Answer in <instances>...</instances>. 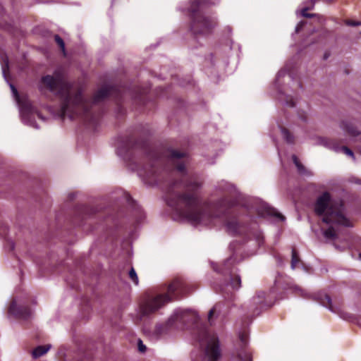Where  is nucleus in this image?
Returning <instances> with one entry per match:
<instances>
[{"label": "nucleus", "mask_w": 361, "mask_h": 361, "mask_svg": "<svg viewBox=\"0 0 361 361\" xmlns=\"http://www.w3.org/2000/svg\"><path fill=\"white\" fill-rule=\"evenodd\" d=\"M140 149L145 153L147 163L140 170V174L150 185L166 183V202L181 217L192 224L211 223L219 219L224 223L226 232L233 236L248 234L250 226L239 219L233 209L235 199L223 197L211 207L202 202L197 190L200 183L196 178L187 173L185 166L189 161L187 152L168 149L164 153L152 150L145 142L133 135L121 137L118 149L120 154L131 156Z\"/></svg>", "instance_id": "nucleus-1"}, {"label": "nucleus", "mask_w": 361, "mask_h": 361, "mask_svg": "<svg viewBox=\"0 0 361 361\" xmlns=\"http://www.w3.org/2000/svg\"><path fill=\"white\" fill-rule=\"evenodd\" d=\"M42 86L54 92L61 102V114L63 118L80 119L88 127L95 128L102 111L99 103L111 97L119 103L123 97L121 90L115 85H105L99 89L90 100L84 98L82 91L78 90L72 94L73 84L59 72L54 75H46L41 78Z\"/></svg>", "instance_id": "nucleus-2"}, {"label": "nucleus", "mask_w": 361, "mask_h": 361, "mask_svg": "<svg viewBox=\"0 0 361 361\" xmlns=\"http://www.w3.org/2000/svg\"><path fill=\"white\" fill-rule=\"evenodd\" d=\"M192 290L191 286L184 279H175L166 288V293L156 295L147 294L140 305L142 315L147 316L161 308L163 305L173 300L181 298Z\"/></svg>", "instance_id": "nucleus-3"}, {"label": "nucleus", "mask_w": 361, "mask_h": 361, "mask_svg": "<svg viewBox=\"0 0 361 361\" xmlns=\"http://www.w3.org/2000/svg\"><path fill=\"white\" fill-rule=\"evenodd\" d=\"M315 214L322 217V221L326 224L351 227L353 224L344 215V204L342 201L332 200L329 192L319 195L314 203Z\"/></svg>", "instance_id": "nucleus-4"}, {"label": "nucleus", "mask_w": 361, "mask_h": 361, "mask_svg": "<svg viewBox=\"0 0 361 361\" xmlns=\"http://www.w3.org/2000/svg\"><path fill=\"white\" fill-rule=\"evenodd\" d=\"M209 4L210 0H191L188 8L190 29L195 36L208 35L217 25L216 19L204 11Z\"/></svg>", "instance_id": "nucleus-5"}, {"label": "nucleus", "mask_w": 361, "mask_h": 361, "mask_svg": "<svg viewBox=\"0 0 361 361\" xmlns=\"http://www.w3.org/2000/svg\"><path fill=\"white\" fill-rule=\"evenodd\" d=\"M196 340L201 345L207 343L204 353L206 361L219 360L221 354L219 341L216 335L211 334L207 329L204 326H202L197 332Z\"/></svg>", "instance_id": "nucleus-6"}, {"label": "nucleus", "mask_w": 361, "mask_h": 361, "mask_svg": "<svg viewBox=\"0 0 361 361\" xmlns=\"http://www.w3.org/2000/svg\"><path fill=\"white\" fill-rule=\"evenodd\" d=\"M8 312L16 318L27 320L32 316V310L27 305H18L16 300H13L8 307Z\"/></svg>", "instance_id": "nucleus-7"}, {"label": "nucleus", "mask_w": 361, "mask_h": 361, "mask_svg": "<svg viewBox=\"0 0 361 361\" xmlns=\"http://www.w3.org/2000/svg\"><path fill=\"white\" fill-rule=\"evenodd\" d=\"M240 349L238 350L236 359L238 361H252L251 350L247 348V335L245 333L240 334Z\"/></svg>", "instance_id": "nucleus-8"}, {"label": "nucleus", "mask_w": 361, "mask_h": 361, "mask_svg": "<svg viewBox=\"0 0 361 361\" xmlns=\"http://www.w3.org/2000/svg\"><path fill=\"white\" fill-rule=\"evenodd\" d=\"M257 214L262 217H276L281 221H283L285 217L276 211L274 208L270 207L267 203L261 204L257 208Z\"/></svg>", "instance_id": "nucleus-9"}, {"label": "nucleus", "mask_w": 361, "mask_h": 361, "mask_svg": "<svg viewBox=\"0 0 361 361\" xmlns=\"http://www.w3.org/2000/svg\"><path fill=\"white\" fill-rule=\"evenodd\" d=\"M264 298H265V293H264V292L259 293L257 296L253 298V303L257 305V307L254 311V314H255L256 315L259 314L260 312L264 308H268L271 306L270 305H267L265 303V302L264 300Z\"/></svg>", "instance_id": "nucleus-10"}, {"label": "nucleus", "mask_w": 361, "mask_h": 361, "mask_svg": "<svg viewBox=\"0 0 361 361\" xmlns=\"http://www.w3.org/2000/svg\"><path fill=\"white\" fill-rule=\"evenodd\" d=\"M341 127L351 136H357L360 133L355 124L350 121H343Z\"/></svg>", "instance_id": "nucleus-11"}, {"label": "nucleus", "mask_w": 361, "mask_h": 361, "mask_svg": "<svg viewBox=\"0 0 361 361\" xmlns=\"http://www.w3.org/2000/svg\"><path fill=\"white\" fill-rule=\"evenodd\" d=\"M292 160L294 163V164L295 165L297 169H298V171L299 173L302 174V175H306V176H310L311 175V173L310 171H309L302 164V163L300 161L299 159L298 158V157L295 154H293L292 156Z\"/></svg>", "instance_id": "nucleus-12"}, {"label": "nucleus", "mask_w": 361, "mask_h": 361, "mask_svg": "<svg viewBox=\"0 0 361 361\" xmlns=\"http://www.w3.org/2000/svg\"><path fill=\"white\" fill-rule=\"evenodd\" d=\"M51 345H39L37 348H35L32 351V357L34 358H37L45 353L48 352V350L50 349Z\"/></svg>", "instance_id": "nucleus-13"}, {"label": "nucleus", "mask_w": 361, "mask_h": 361, "mask_svg": "<svg viewBox=\"0 0 361 361\" xmlns=\"http://www.w3.org/2000/svg\"><path fill=\"white\" fill-rule=\"evenodd\" d=\"M300 264H302V261L299 257L297 250L295 248L292 249V256L290 266L293 269H295Z\"/></svg>", "instance_id": "nucleus-14"}, {"label": "nucleus", "mask_w": 361, "mask_h": 361, "mask_svg": "<svg viewBox=\"0 0 361 361\" xmlns=\"http://www.w3.org/2000/svg\"><path fill=\"white\" fill-rule=\"evenodd\" d=\"M281 131L283 138L289 144L295 143V136L285 127H281Z\"/></svg>", "instance_id": "nucleus-15"}, {"label": "nucleus", "mask_w": 361, "mask_h": 361, "mask_svg": "<svg viewBox=\"0 0 361 361\" xmlns=\"http://www.w3.org/2000/svg\"><path fill=\"white\" fill-rule=\"evenodd\" d=\"M230 285L233 289H238L241 286V279L238 275H231Z\"/></svg>", "instance_id": "nucleus-16"}, {"label": "nucleus", "mask_w": 361, "mask_h": 361, "mask_svg": "<svg viewBox=\"0 0 361 361\" xmlns=\"http://www.w3.org/2000/svg\"><path fill=\"white\" fill-rule=\"evenodd\" d=\"M320 302L323 306L329 308L331 311H334V309L332 307V303H331V299L329 295H324L321 296Z\"/></svg>", "instance_id": "nucleus-17"}, {"label": "nucleus", "mask_w": 361, "mask_h": 361, "mask_svg": "<svg viewBox=\"0 0 361 361\" xmlns=\"http://www.w3.org/2000/svg\"><path fill=\"white\" fill-rule=\"evenodd\" d=\"M324 235L327 239H334L336 236V231L333 226H330L329 228L324 231Z\"/></svg>", "instance_id": "nucleus-18"}, {"label": "nucleus", "mask_w": 361, "mask_h": 361, "mask_svg": "<svg viewBox=\"0 0 361 361\" xmlns=\"http://www.w3.org/2000/svg\"><path fill=\"white\" fill-rule=\"evenodd\" d=\"M54 40L57 45L59 47L61 50L62 51L64 56H66V49H65V43L63 39L58 35H54Z\"/></svg>", "instance_id": "nucleus-19"}, {"label": "nucleus", "mask_w": 361, "mask_h": 361, "mask_svg": "<svg viewBox=\"0 0 361 361\" xmlns=\"http://www.w3.org/2000/svg\"><path fill=\"white\" fill-rule=\"evenodd\" d=\"M233 262H232V259L230 258V259H227L224 264H223V267L220 269V270H217L219 272H222L223 274H226L227 271H229L230 270V266L232 264Z\"/></svg>", "instance_id": "nucleus-20"}, {"label": "nucleus", "mask_w": 361, "mask_h": 361, "mask_svg": "<svg viewBox=\"0 0 361 361\" xmlns=\"http://www.w3.org/2000/svg\"><path fill=\"white\" fill-rule=\"evenodd\" d=\"M128 275H129V278L132 280V281L135 285H138V283H139L138 277H137L135 270L134 269L133 267H131L130 270L129 271Z\"/></svg>", "instance_id": "nucleus-21"}, {"label": "nucleus", "mask_w": 361, "mask_h": 361, "mask_svg": "<svg viewBox=\"0 0 361 361\" xmlns=\"http://www.w3.org/2000/svg\"><path fill=\"white\" fill-rule=\"evenodd\" d=\"M339 149L341 150V152H342L343 153L345 154L346 155L350 156V157L354 158V153H353V152L350 148H348V147L342 146V147H341L339 148Z\"/></svg>", "instance_id": "nucleus-22"}, {"label": "nucleus", "mask_w": 361, "mask_h": 361, "mask_svg": "<svg viewBox=\"0 0 361 361\" xmlns=\"http://www.w3.org/2000/svg\"><path fill=\"white\" fill-rule=\"evenodd\" d=\"M219 306V304H216L213 308H212L209 312V314H208V321L209 322V324L212 325V317H214L215 312H216V309L218 308V307Z\"/></svg>", "instance_id": "nucleus-23"}, {"label": "nucleus", "mask_w": 361, "mask_h": 361, "mask_svg": "<svg viewBox=\"0 0 361 361\" xmlns=\"http://www.w3.org/2000/svg\"><path fill=\"white\" fill-rule=\"evenodd\" d=\"M147 92H148V89H147V88H139V90H137V95L135 97L141 99V97L142 96H144L145 94H146L147 93Z\"/></svg>", "instance_id": "nucleus-24"}, {"label": "nucleus", "mask_w": 361, "mask_h": 361, "mask_svg": "<svg viewBox=\"0 0 361 361\" xmlns=\"http://www.w3.org/2000/svg\"><path fill=\"white\" fill-rule=\"evenodd\" d=\"M308 11V8H304L302 11H301V15L303 16V17H305V18H312L314 15L312 14V13H309L307 12Z\"/></svg>", "instance_id": "nucleus-25"}, {"label": "nucleus", "mask_w": 361, "mask_h": 361, "mask_svg": "<svg viewBox=\"0 0 361 361\" xmlns=\"http://www.w3.org/2000/svg\"><path fill=\"white\" fill-rule=\"evenodd\" d=\"M138 350L141 353H144L146 350V346L143 344L142 341L139 339L137 343Z\"/></svg>", "instance_id": "nucleus-26"}, {"label": "nucleus", "mask_w": 361, "mask_h": 361, "mask_svg": "<svg viewBox=\"0 0 361 361\" xmlns=\"http://www.w3.org/2000/svg\"><path fill=\"white\" fill-rule=\"evenodd\" d=\"M166 329V325H163V324L158 325V326H157L156 331L158 334H163L165 331Z\"/></svg>", "instance_id": "nucleus-27"}, {"label": "nucleus", "mask_w": 361, "mask_h": 361, "mask_svg": "<svg viewBox=\"0 0 361 361\" xmlns=\"http://www.w3.org/2000/svg\"><path fill=\"white\" fill-rule=\"evenodd\" d=\"M126 201L127 202L131 205V206H133L135 204V201L133 199V197L130 196V194L128 193H126Z\"/></svg>", "instance_id": "nucleus-28"}, {"label": "nucleus", "mask_w": 361, "mask_h": 361, "mask_svg": "<svg viewBox=\"0 0 361 361\" xmlns=\"http://www.w3.org/2000/svg\"><path fill=\"white\" fill-rule=\"evenodd\" d=\"M346 24L348 25H350V26H357V25H359L361 24L360 22H356V21H354V20H346Z\"/></svg>", "instance_id": "nucleus-29"}, {"label": "nucleus", "mask_w": 361, "mask_h": 361, "mask_svg": "<svg viewBox=\"0 0 361 361\" xmlns=\"http://www.w3.org/2000/svg\"><path fill=\"white\" fill-rule=\"evenodd\" d=\"M305 24V23L304 21L300 22L297 25V26H296L295 32H299L302 29V27H304Z\"/></svg>", "instance_id": "nucleus-30"}, {"label": "nucleus", "mask_w": 361, "mask_h": 361, "mask_svg": "<svg viewBox=\"0 0 361 361\" xmlns=\"http://www.w3.org/2000/svg\"><path fill=\"white\" fill-rule=\"evenodd\" d=\"M286 104L290 107H294L295 106V102L293 98L287 99Z\"/></svg>", "instance_id": "nucleus-31"}, {"label": "nucleus", "mask_w": 361, "mask_h": 361, "mask_svg": "<svg viewBox=\"0 0 361 361\" xmlns=\"http://www.w3.org/2000/svg\"><path fill=\"white\" fill-rule=\"evenodd\" d=\"M299 117L302 121H306L307 115L305 112L299 113Z\"/></svg>", "instance_id": "nucleus-32"}, {"label": "nucleus", "mask_w": 361, "mask_h": 361, "mask_svg": "<svg viewBox=\"0 0 361 361\" xmlns=\"http://www.w3.org/2000/svg\"><path fill=\"white\" fill-rule=\"evenodd\" d=\"M191 317H192V319H192V322L194 323V324L197 323V315L193 314L191 315Z\"/></svg>", "instance_id": "nucleus-33"}, {"label": "nucleus", "mask_w": 361, "mask_h": 361, "mask_svg": "<svg viewBox=\"0 0 361 361\" xmlns=\"http://www.w3.org/2000/svg\"><path fill=\"white\" fill-rule=\"evenodd\" d=\"M329 54L327 53H325L324 54V59H326L329 57Z\"/></svg>", "instance_id": "nucleus-34"}, {"label": "nucleus", "mask_w": 361, "mask_h": 361, "mask_svg": "<svg viewBox=\"0 0 361 361\" xmlns=\"http://www.w3.org/2000/svg\"><path fill=\"white\" fill-rule=\"evenodd\" d=\"M11 87H12L13 90L16 92V90H15V87L13 86H11Z\"/></svg>", "instance_id": "nucleus-35"}, {"label": "nucleus", "mask_w": 361, "mask_h": 361, "mask_svg": "<svg viewBox=\"0 0 361 361\" xmlns=\"http://www.w3.org/2000/svg\"><path fill=\"white\" fill-rule=\"evenodd\" d=\"M360 258L361 259V253L359 255Z\"/></svg>", "instance_id": "nucleus-36"}]
</instances>
